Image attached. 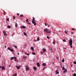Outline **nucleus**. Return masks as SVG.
Returning <instances> with one entry per match:
<instances>
[{
  "instance_id": "4",
  "label": "nucleus",
  "mask_w": 76,
  "mask_h": 76,
  "mask_svg": "<svg viewBox=\"0 0 76 76\" xmlns=\"http://www.w3.org/2000/svg\"><path fill=\"white\" fill-rule=\"evenodd\" d=\"M26 71H28V70H29V67L28 66H27L26 67Z\"/></svg>"
},
{
  "instance_id": "22",
  "label": "nucleus",
  "mask_w": 76,
  "mask_h": 76,
  "mask_svg": "<svg viewBox=\"0 0 76 76\" xmlns=\"http://www.w3.org/2000/svg\"><path fill=\"white\" fill-rule=\"evenodd\" d=\"M34 71L37 70V68H36V67H34Z\"/></svg>"
},
{
  "instance_id": "28",
  "label": "nucleus",
  "mask_w": 76,
  "mask_h": 76,
  "mask_svg": "<svg viewBox=\"0 0 76 76\" xmlns=\"http://www.w3.org/2000/svg\"><path fill=\"white\" fill-rule=\"evenodd\" d=\"M31 50H32L33 51H34V48H33V47H31Z\"/></svg>"
},
{
  "instance_id": "48",
  "label": "nucleus",
  "mask_w": 76,
  "mask_h": 76,
  "mask_svg": "<svg viewBox=\"0 0 76 76\" xmlns=\"http://www.w3.org/2000/svg\"><path fill=\"white\" fill-rule=\"evenodd\" d=\"M64 50H66V48H64Z\"/></svg>"
},
{
  "instance_id": "56",
  "label": "nucleus",
  "mask_w": 76,
  "mask_h": 76,
  "mask_svg": "<svg viewBox=\"0 0 76 76\" xmlns=\"http://www.w3.org/2000/svg\"><path fill=\"white\" fill-rule=\"evenodd\" d=\"M52 50L53 51V52H54L55 51H53V49H52Z\"/></svg>"
},
{
  "instance_id": "26",
  "label": "nucleus",
  "mask_w": 76,
  "mask_h": 76,
  "mask_svg": "<svg viewBox=\"0 0 76 76\" xmlns=\"http://www.w3.org/2000/svg\"><path fill=\"white\" fill-rule=\"evenodd\" d=\"M14 47H15V48H17V46L16 45H14Z\"/></svg>"
},
{
  "instance_id": "58",
  "label": "nucleus",
  "mask_w": 76,
  "mask_h": 76,
  "mask_svg": "<svg viewBox=\"0 0 76 76\" xmlns=\"http://www.w3.org/2000/svg\"><path fill=\"white\" fill-rule=\"evenodd\" d=\"M1 68V66H0V69Z\"/></svg>"
},
{
  "instance_id": "49",
  "label": "nucleus",
  "mask_w": 76,
  "mask_h": 76,
  "mask_svg": "<svg viewBox=\"0 0 76 76\" xmlns=\"http://www.w3.org/2000/svg\"><path fill=\"white\" fill-rule=\"evenodd\" d=\"M50 25H48V27H50Z\"/></svg>"
},
{
  "instance_id": "45",
  "label": "nucleus",
  "mask_w": 76,
  "mask_h": 76,
  "mask_svg": "<svg viewBox=\"0 0 76 76\" xmlns=\"http://www.w3.org/2000/svg\"><path fill=\"white\" fill-rule=\"evenodd\" d=\"M46 68V67H45V68H44L43 69V70H44V69H45Z\"/></svg>"
},
{
  "instance_id": "40",
  "label": "nucleus",
  "mask_w": 76,
  "mask_h": 76,
  "mask_svg": "<svg viewBox=\"0 0 76 76\" xmlns=\"http://www.w3.org/2000/svg\"><path fill=\"white\" fill-rule=\"evenodd\" d=\"M6 20H7V21H9V18H8L6 19Z\"/></svg>"
},
{
  "instance_id": "31",
  "label": "nucleus",
  "mask_w": 76,
  "mask_h": 76,
  "mask_svg": "<svg viewBox=\"0 0 76 76\" xmlns=\"http://www.w3.org/2000/svg\"><path fill=\"white\" fill-rule=\"evenodd\" d=\"M39 37H38L37 38V41H39Z\"/></svg>"
},
{
  "instance_id": "36",
  "label": "nucleus",
  "mask_w": 76,
  "mask_h": 76,
  "mask_svg": "<svg viewBox=\"0 0 76 76\" xmlns=\"http://www.w3.org/2000/svg\"><path fill=\"white\" fill-rule=\"evenodd\" d=\"M74 76H76V74L75 73L73 75Z\"/></svg>"
},
{
  "instance_id": "2",
  "label": "nucleus",
  "mask_w": 76,
  "mask_h": 76,
  "mask_svg": "<svg viewBox=\"0 0 76 76\" xmlns=\"http://www.w3.org/2000/svg\"><path fill=\"white\" fill-rule=\"evenodd\" d=\"M69 45H70V47L71 48H72V43H73V41H72V39H70V40L69 41Z\"/></svg>"
},
{
  "instance_id": "59",
  "label": "nucleus",
  "mask_w": 76,
  "mask_h": 76,
  "mask_svg": "<svg viewBox=\"0 0 76 76\" xmlns=\"http://www.w3.org/2000/svg\"><path fill=\"white\" fill-rule=\"evenodd\" d=\"M35 42H36V40H35Z\"/></svg>"
},
{
  "instance_id": "10",
  "label": "nucleus",
  "mask_w": 76,
  "mask_h": 76,
  "mask_svg": "<svg viewBox=\"0 0 76 76\" xmlns=\"http://www.w3.org/2000/svg\"><path fill=\"white\" fill-rule=\"evenodd\" d=\"M66 72H67V69H65V70H64V71L63 72L64 73H66Z\"/></svg>"
},
{
  "instance_id": "52",
  "label": "nucleus",
  "mask_w": 76,
  "mask_h": 76,
  "mask_svg": "<svg viewBox=\"0 0 76 76\" xmlns=\"http://www.w3.org/2000/svg\"><path fill=\"white\" fill-rule=\"evenodd\" d=\"M18 55H19V53H18Z\"/></svg>"
},
{
  "instance_id": "25",
  "label": "nucleus",
  "mask_w": 76,
  "mask_h": 76,
  "mask_svg": "<svg viewBox=\"0 0 76 76\" xmlns=\"http://www.w3.org/2000/svg\"><path fill=\"white\" fill-rule=\"evenodd\" d=\"M62 69L63 70H65V68H64V67H62Z\"/></svg>"
},
{
  "instance_id": "3",
  "label": "nucleus",
  "mask_w": 76,
  "mask_h": 76,
  "mask_svg": "<svg viewBox=\"0 0 76 76\" xmlns=\"http://www.w3.org/2000/svg\"><path fill=\"white\" fill-rule=\"evenodd\" d=\"M44 31H45V32H46L47 33H50L51 32V31L50 30H49L47 28L45 29L44 30Z\"/></svg>"
},
{
  "instance_id": "57",
  "label": "nucleus",
  "mask_w": 76,
  "mask_h": 76,
  "mask_svg": "<svg viewBox=\"0 0 76 76\" xmlns=\"http://www.w3.org/2000/svg\"><path fill=\"white\" fill-rule=\"evenodd\" d=\"M9 67H10V65H9Z\"/></svg>"
},
{
  "instance_id": "5",
  "label": "nucleus",
  "mask_w": 76,
  "mask_h": 76,
  "mask_svg": "<svg viewBox=\"0 0 76 76\" xmlns=\"http://www.w3.org/2000/svg\"><path fill=\"white\" fill-rule=\"evenodd\" d=\"M3 33L4 34V35L5 36H6L7 34H6V31H3Z\"/></svg>"
},
{
  "instance_id": "11",
  "label": "nucleus",
  "mask_w": 76,
  "mask_h": 76,
  "mask_svg": "<svg viewBox=\"0 0 76 76\" xmlns=\"http://www.w3.org/2000/svg\"><path fill=\"white\" fill-rule=\"evenodd\" d=\"M16 67L18 69H19L20 67V66H16Z\"/></svg>"
},
{
  "instance_id": "53",
  "label": "nucleus",
  "mask_w": 76,
  "mask_h": 76,
  "mask_svg": "<svg viewBox=\"0 0 76 76\" xmlns=\"http://www.w3.org/2000/svg\"><path fill=\"white\" fill-rule=\"evenodd\" d=\"M25 53V54H27V53Z\"/></svg>"
},
{
  "instance_id": "43",
  "label": "nucleus",
  "mask_w": 76,
  "mask_h": 76,
  "mask_svg": "<svg viewBox=\"0 0 76 76\" xmlns=\"http://www.w3.org/2000/svg\"><path fill=\"white\" fill-rule=\"evenodd\" d=\"M47 37L48 39H50V37H49L47 36Z\"/></svg>"
},
{
  "instance_id": "62",
  "label": "nucleus",
  "mask_w": 76,
  "mask_h": 76,
  "mask_svg": "<svg viewBox=\"0 0 76 76\" xmlns=\"http://www.w3.org/2000/svg\"><path fill=\"white\" fill-rule=\"evenodd\" d=\"M54 50H55V49H54Z\"/></svg>"
},
{
  "instance_id": "39",
  "label": "nucleus",
  "mask_w": 76,
  "mask_h": 76,
  "mask_svg": "<svg viewBox=\"0 0 76 76\" xmlns=\"http://www.w3.org/2000/svg\"><path fill=\"white\" fill-rule=\"evenodd\" d=\"M28 19H27L26 20V21L27 22L28 21Z\"/></svg>"
},
{
  "instance_id": "33",
  "label": "nucleus",
  "mask_w": 76,
  "mask_h": 76,
  "mask_svg": "<svg viewBox=\"0 0 76 76\" xmlns=\"http://www.w3.org/2000/svg\"><path fill=\"white\" fill-rule=\"evenodd\" d=\"M7 49H8V50H10V47H8V48Z\"/></svg>"
},
{
  "instance_id": "16",
  "label": "nucleus",
  "mask_w": 76,
  "mask_h": 76,
  "mask_svg": "<svg viewBox=\"0 0 76 76\" xmlns=\"http://www.w3.org/2000/svg\"><path fill=\"white\" fill-rule=\"evenodd\" d=\"M42 64L43 66H46V64L45 63H43Z\"/></svg>"
},
{
  "instance_id": "35",
  "label": "nucleus",
  "mask_w": 76,
  "mask_h": 76,
  "mask_svg": "<svg viewBox=\"0 0 76 76\" xmlns=\"http://www.w3.org/2000/svg\"><path fill=\"white\" fill-rule=\"evenodd\" d=\"M56 59H57V60H59L58 58L57 57H56Z\"/></svg>"
},
{
  "instance_id": "13",
  "label": "nucleus",
  "mask_w": 76,
  "mask_h": 76,
  "mask_svg": "<svg viewBox=\"0 0 76 76\" xmlns=\"http://www.w3.org/2000/svg\"><path fill=\"white\" fill-rule=\"evenodd\" d=\"M23 16H24L23 15L21 14L20 15V18H22V17H23Z\"/></svg>"
},
{
  "instance_id": "21",
  "label": "nucleus",
  "mask_w": 76,
  "mask_h": 76,
  "mask_svg": "<svg viewBox=\"0 0 76 76\" xmlns=\"http://www.w3.org/2000/svg\"><path fill=\"white\" fill-rule=\"evenodd\" d=\"M15 26L16 28L18 27V24H17V23H15Z\"/></svg>"
},
{
  "instance_id": "24",
  "label": "nucleus",
  "mask_w": 76,
  "mask_h": 76,
  "mask_svg": "<svg viewBox=\"0 0 76 76\" xmlns=\"http://www.w3.org/2000/svg\"><path fill=\"white\" fill-rule=\"evenodd\" d=\"M14 61H16V60H17V59H16V57H15V58H14Z\"/></svg>"
},
{
  "instance_id": "20",
  "label": "nucleus",
  "mask_w": 76,
  "mask_h": 76,
  "mask_svg": "<svg viewBox=\"0 0 76 76\" xmlns=\"http://www.w3.org/2000/svg\"><path fill=\"white\" fill-rule=\"evenodd\" d=\"M43 52H46V50L45 49H43Z\"/></svg>"
},
{
  "instance_id": "27",
  "label": "nucleus",
  "mask_w": 76,
  "mask_h": 76,
  "mask_svg": "<svg viewBox=\"0 0 76 76\" xmlns=\"http://www.w3.org/2000/svg\"><path fill=\"white\" fill-rule=\"evenodd\" d=\"M23 33L24 34V35H27L25 33V32H23Z\"/></svg>"
},
{
  "instance_id": "51",
  "label": "nucleus",
  "mask_w": 76,
  "mask_h": 76,
  "mask_svg": "<svg viewBox=\"0 0 76 76\" xmlns=\"http://www.w3.org/2000/svg\"><path fill=\"white\" fill-rule=\"evenodd\" d=\"M41 53L42 54V53H43V52H41Z\"/></svg>"
},
{
  "instance_id": "12",
  "label": "nucleus",
  "mask_w": 76,
  "mask_h": 76,
  "mask_svg": "<svg viewBox=\"0 0 76 76\" xmlns=\"http://www.w3.org/2000/svg\"><path fill=\"white\" fill-rule=\"evenodd\" d=\"M53 44L55 45L56 44V41H55V40H53Z\"/></svg>"
},
{
  "instance_id": "17",
  "label": "nucleus",
  "mask_w": 76,
  "mask_h": 76,
  "mask_svg": "<svg viewBox=\"0 0 76 76\" xmlns=\"http://www.w3.org/2000/svg\"><path fill=\"white\" fill-rule=\"evenodd\" d=\"M1 69H2V70H4L5 69V68H4V66H2L1 67Z\"/></svg>"
},
{
  "instance_id": "9",
  "label": "nucleus",
  "mask_w": 76,
  "mask_h": 76,
  "mask_svg": "<svg viewBox=\"0 0 76 76\" xmlns=\"http://www.w3.org/2000/svg\"><path fill=\"white\" fill-rule=\"evenodd\" d=\"M20 28H26V27H25V26H21Z\"/></svg>"
},
{
  "instance_id": "7",
  "label": "nucleus",
  "mask_w": 76,
  "mask_h": 76,
  "mask_svg": "<svg viewBox=\"0 0 76 76\" xmlns=\"http://www.w3.org/2000/svg\"><path fill=\"white\" fill-rule=\"evenodd\" d=\"M56 74H58V73H59V72H58V70H56Z\"/></svg>"
},
{
  "instance_id": "30",
  "label": "nucleus",
  "mask_w": 76,
  "mask_h": 76,
  "mask_svg": "<svg viewBox=\"0 0 76 76\" xmlns=\"http://www.w3.org/2000/svg\"><path fill=\"white\" fill-rule=\"evenodd\" d=\"M32 54L33 55H35V53L34 52H33V53H32Z\"/></svg>"
},
{
  "instance_id": "6",
  "label": "nucleus",
  "mask_w": 76,
  "mask_h": 76,
  "mask_svg": "<svg viewBox=\"0 0 76 76\" xmlns=\"http://www.w3.org/2000/svg\"><path fill=\"white\" fill-rule=\"evenodd\" d=\"M2 11L3 12V14L4 15H6V13L4 10H2Z\"/></svg>"
},
{
  "instance_id": "1",
  "label": "nucleus",
  "mask_w": 76,
  "mask_h": 76,
  "mask_svg": "<svg viewBox=\"0 0 76 76\" xmlns=\"http://www.w3.org/2000/svg\"><path fill=\"white\" fill-rule=\"evenodd\" d=\"M35 18L34 17H33V19L32 20V23H34V25H36V22H35Z\"/></svg>"
},
{
  "instance_id": "61",
  "label": "nucleus",
  "mask_w": 76,
  "mask_h": 76,
  "mask_svg": "<svg viewBox=\"0 0 76 76\" xmlns=\"http://www.w3.org/2000/svg\"><path fill=\"white\" fill-rule=\"evenodd\" d=\"M54 64V63H53V64Z\"/></svg>"
},
{
  "instance_id": "54",
  "label": "nucleus",
  "mask_w": 76,
  "mask_h": 76,
  "mask_svg": "<svg viewBox=\"0 0 76 76\" xmlns=\"http://www.w3.org/2000/svg\"><path fill=\"white\" fill-rule=\"evenodd\" d=\"M27 22H28V23H29V21H28Z\"/></svg>"
},
{
  "instance_id": "46",
  "label": "nucleus",
  "mask_w": 76,
  "mask_h": 76,
  "mask_svg": "<svg viewBox=\"0 0 76 76\" xmlns=\"http://www.w3.org/2000/svg\"><path fill=\"white\" fill-rule=\"evenodd\" d=\"M17 15H18V16H19V13H17Z\"/></svg>"
},
{
  "instance_id": "34",
  "label": "nucleus",
  "mask_w": 76,
  "mask_h": 76,
  "mask_svg": "<svg viewBox=\"0 0 76 76\" xmlns=\"http://www.w3.org/2000/svg\"><path fill=\"white\" fill-rule=\"evenodd\" d=\"M72 29L73 30V31H75V29L74 28H72Z\"/></svg>"
},
{
  "instance_id": "44",
  "label": "nucleus",
  "mask_w": 76,
  "mask_h": 76,
  "mask_svg": "<svg viewBox=\"0 0 76 76\" xmlns=\"http://www.w3.org/2000/svg\"><path fill=\"white\" fill-rule=\"evenodd\" d=\"M74 64H76V62H74Z\"/></svg>"
},
{
  "instance_id": "19",
  "label": "nucleus",
  "mask_w": 76,
  "mask_h": 76,
  "mask_svg": "<svg viewBox=\"0 0 76 76\" xmlns=\"http://www.w3.org/2000/svg\"><path fill=\"white\" fill-rule=\"evenodd\" d=\"M23 58H25V59H26V56H23Z\"/></svg>"
},
{
  "instance_id": "32",
  "label": "nucleus",
  "mask_w": 76,
  "mask_h": 76,
  "mask_svg": "<svg viewBox=\"0 0 76 76\" xmlns=\"http://www.w3.org/2000/svg\"><path fill=\"white\" fill-rule=\"evenodd\" d=\"M63 41L64 42H66V40H65L64 39H63Z\"/></svg>"
},
{
  "instance_id": "47",
  "label": "nucleus",
  "mask_w": 76,
  "mask_h": 76,
  "mask_svg": "<svg viewBox=\"0 0 76 76\" xmlns=\"http://www.w3.org/2000/svg\"><path fill=\"white\" fill-rule=\"evenodd\" d=\"M28 24H29V25H30V24H31V23H28Z\"/></svg>"
},
{
  "instance_id": "42",
  "label": "nucleus",
  "mask_w": 76,
  "mask_h": 76,
  "mask_svg": "<svg viewBox=\"0 0 76 76\" xmlns=\"http://www.w3.org/2000/svg\"><path fill=\"white\" fill-rule=\"evenodd\" d=\"M29 54H30V53H27V56H29Z\"/></svg>"
},
{
  "instance_id": "18",
  "label": "nucleus",
  "mask_w": 76,
  "mask_h": 76,
  "mask_svg": "<svg viewBox=\"0 0 76 76\" xmlns=\"http://www.w3.org/2000/svg\"><path fill=\"white\" fill-rule=\"evenodd\" d=\"M45 26H47L48 25V24H47V23H45Z\"/></svg>"
},
{
  "instance_id": "29",
  "label": "nucleus",
  "mask_w": 76,
  "mask_h": 76,
  "mask_svg": "<svg viewBox=\"0 0 76 76\" xmlns=\"http://www.w3.org/2000/svg\"><path fill=\"white\" fill-rule=\"evenodd\" d=\"M62 62L64 63V59H63L62 61Z\"/></svg>"
},
{
  "instance_id": "50",
  "label": "nucleus",
  "mask_w": 76,
  "mask_h": 76,
  "mask_svg": "<svg viewBox=\"0 0 76 76\" xmlns=\"http://www.w3.org/2000/svg\"><path fill=\"white\" fill-rule=\"evenodd\" d=\"M71 33L72 34H73V32H72Z\"/></svg>"
},
{
  "instance_id": "55",
  "label": "nucleus",
  "mask_w": 76,
  "mask_h": 76,
  "mask_svg": "<svg viewBox=\"0 0 76 76\" xmlns=\"http://www.w3.org/2000/svg\"><path fill=\"white\" fill-rule=\"evenodd\" d=\"M5 48H6V46H5Z\"/></svg>"
},
{
  "instance_id": "60",
  "label": "nucleus",
  "mask_w": 76,
  "mask_h": 76,
  "mask_svg": "<svg viewBox=\"0 0 76 76\" xmlns=\"http://www.w3.org/2000/svg\"><path fill=\"white\" fill-rule=\"evenodd\" d=\"M1 56H0V57H1Z\"/></svg>"
},
{
  "instance_id": "8",
  "label": "nucleus",
  "mask_w": 76,
  "mask_h": 76,
  "mask_svg": "<svg viewBox=\"0 0 76 76\" xmlns=\"http://www.w3.org/2000/svg\"><path fill=\"white\" fill-rule=\"evenodd\" d=\"M16 58V57H12L11 58V60H13V59H14V58Z\"/></svg>"
},
{
  "instance_id": "37",
  "label": "nucleus",
  "mask_w": 76,
  "mask_h": 76,
  "mask_svg": "<svg viewBox=\"0 0 76 76\" xmlns=\"http://www.w3.org/2000/svg\"><path fill=\"white\" fill-rule=\"evenodd\" d=\"M15 16H14L13 17V19H15Z\"/></svg>"
},
{
  "instance_id": "23",
  "label": "nucleus",
  "mask_w": 76,
  "mask_h": 76,
  "mask_svg": "<svg viewBox=\"0 0 76 76\" xmlns=\"http://www.w3.org/2000/svg\"><path fill=\"white\" fill-rule=\"evenodd\" d=\"M37 66H38V67H39V66H40V65L39 64V63H37Z\"/></svg>"
},
{
  "instance_id": "38",
  "label": "nucleus",
  "mask_w": 76,
  "mask_h": 76,
  "mask_svg": "<svg viewBox=\"0 0 76 76\" xmlns=\"http://www.w3.org/2000/svg\"><path fill=\"white\" fill-rule=\"evenodd\" d=\"M65 33H66V34H67V32L66 31H65Z\"/></svg>"
},
{
  "instance_id": "15",
  "label": "nucleus",
  "mask_w": 76,
  "mask_h": 76,
  "mask_svg": "<svg viewBox=\"0 0 76 76\" xmlns=\"http://www.w3.org/2000/svg\"><path fill=\"white\" fill-rule=\"evenodd\" d=\"M10 51L12 52H13V51H14V50H13L12 49H10Z\"/></svg>"
},
{
  "instance_id": "41",
  "label": "nucleus",
  "mask_w": 76,
  "mask_h": 76,
  "mask_svg": "<svg viewBox=\"0 0 76 76\" xmlns=\"http://www.w3.org/2000/svg\"><path fill=\"white\" fill-rule=\"evenodd\" d=\"M14 76H17V74H15L14 75Z\"/></svg>"
},
{
  "instance_id": "14",
  "label": "nucleus",
  "mask_w": 76,
  "mask_h": 76,
  "mask_svg": "<svg viewBox=\"0 0 76 76\" xmlns=\"http://www.w3.org/2000/svg\"><path fill=\"white\" fill-rule=\"evenodd\" d=\"M11 26H10L9 25H8V26H7V28H9L10 29L11 28Z\"/></svg>"
}]
</instances>
